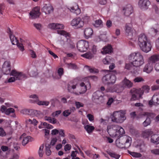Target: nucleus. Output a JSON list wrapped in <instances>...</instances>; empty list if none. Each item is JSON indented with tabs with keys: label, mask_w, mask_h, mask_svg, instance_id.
<instances>
[{
	"label": "nucleus",
	"mask_w": 159,
	"mask_h": 159,
	"mask_svg": "<svg viewBox=\"0 0 159 159\" xmlns=\"http://www.w3.org/2000/svg\"><path fill=\"white\" fill-rule=\"evenodd\" d=\"M138 43L141 49L144 52L147 53L151 49L150 41L144 34H141L139 36Z\"/></svg>",
	"instance_id": "nucleus-1"
},
{
	"label": "nucleus",
	"mask_w": 159,
	"mask_h": 159,
	"mask_svg": "<svg viewBox=\"0 0 159 159\" xmlns=\"http://www.w3.org/2000/svg\"><path fill=\"white\" fill-rule=\"evenodd\" d=\"M129 59L132 61L131 64L134 66L139 67L144 63V59L142 54L139 52L131 54L129 56Z\"/></svg>",
	"instance_id": "nucleus-2"
},
{
	"label": "nucleus",
	"mask_w": 159,
	"mask_h": 159,
	"mask_svg": "<svg viewBox=\"0 0 159 159\" xmlns=\"http://www.w3.org/2000/svg\"><path fill=\"white\" fill-rule=\"evenodd\" d=\"M107 130L109 134L114 137H119L125 133L124 129L117 125H108Z\"/></svg>",
	"instance_id": "nucleus-3"
},
{
	"label": "nucleus",
	"mask_w": 159,
	"mask_h": 159,
	"mask_svg": "<svg viewBox=\"0 0 159 159\" xmlns=\"http://www.w3.org/2000/svg\"><path fill=\"white\" fill-rule=\"evenodd\" d=\"M149 89V86L147 85L143 86L141 89L133 88L130 91V92L132 94V97L131 98V100L134 101L141 98L143 93H148Z\"/></svg>",
	"instance_id": "nucleus-4"
},
{
	"label": "nucleus",
	"mask_w": 159,
	"mask_h": 159,
	"mask_svg": "<svg viewBox=\"0 0 159 159\" xmlns=\"http://www.w3.org/2000/svg\"><path fill=\"white\" fill-rule=\"evenodd\" d=\"M131 138L127 136L120 137L116 141V144L117 147L120 148H127L131 145Z\"/></svg>",
	"instance_id": "nucleus-5"
},
{
	"label": "nucleus",
	"mask_w": 159,
	"mask_h": 159,
	"mask_svg": "<svg viewBox=\"0 0 159 159\" xmlns=\"http://www.w3.org/2000/svg\"><path fill=\"white\" fill-rule=\"evenodd\" d=\"M126 111L121 110L114 112L111 116V120L116 123H122L126 119Z\"/></svg>",
	"instance_id": "nucleus-6"
},
{
	"label": "nucleus",
	"mask_w": 159,
	"mask_h": 159,
	"mask_svg": "<svg viewBox=\"0 0 159 159\" xmlns=\"http://www.w3.org/2000/svg\"><path fill=\"white\" fill-rule=\"evenodd\" d=\"M9 74L14 77H10L8 80V83L13 82L16 80H24L27 78L25 74L22 72H18L15 70H12Z\"/></svg>",
	"instance_id": "nucleus-7"
},
{
	"label": "nucleus",
	"mask_w": 159,
	"mask_h": 159,
	"mask_svg": "<svg viewBox=\"0 0 159 159\" xmlns=\"http://www.w3.org/2000/svg\"><path fill=\"white\" fill-rule=\"evenodd\" d=\"M7 32L9 34L10 38L12 44L16 45L20 50L21 51H23L24 50V46L22 44L19 43L17 38L12 34V33L10 28H9L8 29Z\"/></svg>",
	"instance_id": "nucleus-8"
},
{
	"label": "nucleus",
	"mask_w": 159,
	"mask_h": 159,
	"mask_svg": "<svg viewBox=\"0 0 159 159\" xmlns=\"http://www.w3.org/2000/svg\"><path fill=\"white\" fill-rule=\"evenodd\" d=\"M89 47V42L85 40H82L79 41L77 43V48L80 52L86 51Z\"/></svg>",
	"instance_id": "nucleus-9"
},
{
	"label": "nucleus",
	"mask_w": 159,
	"mask_h": 159,
	"mask_svg": "<svg viewBox=\"0 0 159 159\" xmlns=\"http://www.w3.org/2000/svg\"><path fill=\"white\" fill-rule=\"evenodd\" d=\"M116 80V77L115 75L108 74L105 75L102 77V80L105 84H114Z\"/></svg>",
	"instance_id": "nucleus-10"
},
{
	"label": "nucleus",
	"mask_w": 159,
	"mask_h": 159,
	"mask_svg": "<svg viewBox=\"0 0 159 159\" xmlns=\"http://www.w3.org/2000/svg\"><path fill=\"white\" fill-rule=\"evenodd\" d=\"M70 25L76 29L82 27L84 25V21L80 17L75 18L70 22Z\"/></svg>",
	"instance_id": "nucleus-11"
},
{
	"label": "nucleus",
	"mask_w": 159,
	"mask_h": 159,
	"mask_svg": "<svg viewBox=\"0 0 159 159\" xmlns=\"http://www.w3.org/2000/svg\"><path fill=\"white\" fill-rule=\"evenodd\" d=\"M123 89V87L121 84H119L115 85L112 87L108 88L106 89V91L107 92H116L119 93L121 92Z\"/></svg>",
	"instance_id": "nucleus-12"
},
{
	"label": "nucleus",
	"mask_w": 159,
	"mask_h": 159,
	"mask_svg": "<svg viewBox=\"0 0 159 159\" xmlns=\"http://www.w3.org/2000/svg\"><path fill=\"white\" fill-rule=\"evenodd\" d=\"M2 71L5 74L8 75L11 72L10 62L7 61H5L2 68Z\"/></svg>",
	"instance_id": "nucleus-13"
},
{
	"label": "nucleus",
	"mask_w": 159,
	"mask_h": 159,
	"mask_svg": "<svg viewBox=\"0 0 159 159\" xmlns=\"http://www.w3.org/2000/svg\"><path fill=\"white\" fill-rule=\"evenodd\" d=\"M21 112L23 114H28V113H31V114L37 117H39L42 115V113L40 111L33 109L29 110L24 109L22 110Z\"/></svg>",
	"instance_id": "nucleus-14"
},
{
	"label": "nucleus",
	"mask_w": 159,
	"mask_h": 159,
	"mask_svg": "<svg viewBox=\"0 0 159 159\" xmlns=\"http://www.w3.org/2000/svg\"><path fill=\"white\" fill-rule=\"evenodd\" d=\"M32 19H34L39 17L40 15V8L39 7H34L29 13Z\"/></svg>",
	"instance_id": "nucleus-15"
},
{
	"label": "nucleus",
	"mask_w": 159,
	"mask_h": 159,
	"mask_svg": "<svg viewBox=\"0 0 159 159\" xmlns=\"http://www.w3.org/2000/svg\"><path fill=\"white\" fill-rule=\"evenodd\" d=\"M150 2L148 0H139V6L141 9H147Z\"/></svg>",
	"instance_id": "nucleus-16"
},
{
	"label": "nucleus",
	"mask_w": 159,
	"mask_h": 159,
	"mask_svg": "<svg viewBox=\"0 0 159 159\" xmlns=\"http://www.w3.org/2000/svg\"><path fill=\"white\" fill-rule=\"evenodd\" d=\"M103 93L100 91H98L93 93V95L92 100H100L101 102H103L104 100Z\"/></svg>",
	"instance_id": "nucleus-17"
},
{
	"label": "nucleus",
	"mask_w": 159,
	"mask_h": 159,
	"mask_svg": "<svg viewBox=\"0 0 159 159\" xmlns=\"http://www.w3.org/2000/svg\"><path fill=\"white\" fill-rule=\"evenodd\" d=\"M30 98L35 99L34 101V102H37V104L39 105H45L48 106L49 104V102L48 101H39V98L37 95L35 94H33L31 95L30 96Z\"/></svg>",
	"instance_id": "nucleus-18"
},
{
	"label": "nucleus",
	"mask_w": 159,
	"mask_h": 159,
	"mask_svg": "<svg viewBox=\"0 0 159 159\" xmlns=\"http://www.w3.org/2000/svg\"><path fill=\"white\" fill-rule=\"evenodd\" d=\"M124 15L127 16H129L133 12V9L132 6L128 4L125 6L123 9Z\"/></svg>",
	"instance_id": "nucleus-19"
},
{
	"label": "nucleus",
	"mask_w": 159,
	"mask_h": 159,
	"mask_svg": "<svg viewBox=\"0 0 159 159\" xmlns=\"http://www.w3.org/2000/svg\"><path fill=\"white\" fill-rule=\"evenodd\" d=\"M151 114L150 113L146 112H144L142 113L141 115L142 116H147L146 120L143 123V125L144 126H147L150 124L151 120L150 117L151 116Z\"/></svg>",
	"instance_id": "nucleus-20"
},
{
	"label": "nucleus",
	"mask_w": 159,
	"mask_h": 159,
	"mask_svg": "<svg viewBox=\"0 0 159 159\" xmlns=\"http://www.w3.org/2000/svg\"><path fill=\"white\" fill-rule=\"evenodd\" d=\"M132 25L130 23H128L125 25V34L128 36H132L133 33V29Z\"/></svg>",
	"instance_id": "nucleus-21"
},
{
	"label": "nucleus",
	"mask_w": 159,
	"mask_h": 159,
	"mask_svg": "<svg viewBox=\"0 0 159 159\" xmlns=\"http://www.w3.org/2000/svg\"><path fill=\"white\" fill-rule=\"evenodd\" d=\"M25 133H23L20 137V140H22V143L23 145H26L30 141L31 137L30 136H26Z\"/></svg>",
	"instance_id": "nucleus-22"
},
{
	"label": "nucleus",
	"mask_w": 159,
	"mask_h": 159,
	"mask_svg": "<svg viewBox=\"0 0 159 159\" xmlns=\"http://www.w3.org/2000/svg\"><path fill=\"white\" fill-rule=\"evenodd\" d=\"M53 8L52 5L49 4H46L43 8V10L46 14H50L53 11Z\"/></svg>",
	"instance_id": "nucleus-23"
},
{
	"label": "nucleus",
	"mask_w": 159,
	"mask_h": 159,
	"mask_svg": "<svg viewBox=\"0 0 159 159\" xmlns=\"http://www.w3.org/2000/svg\"><path fill=\"white\" fill-rule=\"evenodd\" d=\"M48 27L52 29H63L64 28V25L61 24L52 23L49 24Z\"/></svg>",
	"instance_id": "nucleus-24"
},
{
	"label": "nucleus",
	"mask_w": 159,
	"mask_h": 159,
	"mask_svg": "<svg viewBox=\"0 0 159 159\" xmlns=\"http://www.w3.org/2000/svg\"><path fill=\"white\" fill-rule=\"evenodd\" d=\"M93 34V30L90 28H87L85 29L84 31V36L86 39H88L91 37Z\"/></svg>",
	"instance_id": "nucleus-25"
},
{
	"label": "nucleus",
	"mask_w": 159,
	"mask_h": 159,
	"mask_svg": "<svg viewBox=\"0 0 159 159\" xmlns=\"http://www.w3.org/2000/svg\"><path fill=\"white\" fill-rule=\"evenodd\" d=\"M69 9L72 12L75 14L76 15L80 14L81 12L80 9L79 8L78 5L76 3H75L74 6L70 7Z\"/></svg>",
	"instance_id": "nucleus-26"
},
{
	"label": "nucleus",
	"mask_w": 159,
	"mask_h": 159,
	"mask_svg": "<svg viewBox=\"0 0 159 159\" xmlns=\"http://www.w3.org/2000/svg\"><path fill=\"white\" fill-rule=\"evenodd\" d=\"M153 65L152 64L148 62V63L146 64L143 68V71L147 73H150L152 70Z\"/></svg>",
	"instance_id": "nucleus-27"
},
{
	"label": "nucleus",
	"mask_w": 159,
	"mask_h": 159,
	"mask_svg": "<svg viewBox=\"0 0 159 159\" xmlns=\"http://www.w3.org/2000/svg\"><path fill=\"white\" fill-rule=\"evenodd\" d=\"M112 51V48L111 45H108L104 47L101 51V52L103 54L111 53Z\"/></svg>",
	"instance_id": "nucleus-28"
},
{
	"label": "nucleus",
	"mask_w": 159,
	"mask_h": 159,
	"mask_svg": "<svg viewBox=\"0 0 159 159\" xmlns=\"http://www.w3.org/2000/svg\"><path fill=\"white\" fill-rule=\"evenodd\" d=\"M122 86L123 87V89L124 88H130L132 86L133 84L129 80L125 78L122 82Z\"/></svg>",
	"instance_id": "nucleus-29"
},
{
	"label": "nucleus",
	"mask_w": 159,
	"mask_h": 159,
	"mask_svg": "<svg viewBox=\"0 0 159 159\" xmlns=\"http://www.w3.org/2000/svg\"><path fill=\"white\" fill-rule=\"evenodd\" d=\"M159 60V55H153L151 56L149 58V62L155 63Z\"/></svg>",
	"instance_id": "nucleus-30"
},
{
	"label": "nucleus",
	"mask_w": 159,
	"mask_h": 159,
	"mask_svg": "<svg viewBox=\"0 0 159 159\" xmlns=\"http://www.w3.org/2000/svg\"><path fill=\"white\" fill-rule=\"evenodd\" d=\"M151 141L152 143L158 144L159 143V135L157 134L152 135L151 137Z\"/></svg>",
	"instance_id": "nucleus-31"
},
{
	"label": "nucleus",
	"mask_w": 159,
	"mask_h": 159,
	"mask_svg": "<svg viewBox=\"0 0 159 159\" xmlns=\"http://www.w3.org/2000/svg\"><path fill=\"white\" fill-rule=\"evenodd\" d=\"M153 133V132L151 129H147L142 132L143 136L145 138H147Z\"/></svg>",
	"instance_id": "nucleus-32"
},
{
	"label": "nucleus",
	"mask_w": 159,
	"mask_h": 159,
	"mask_svg": "<svg viewBox=\"0 0 159 159\" xmlns=\"http://www.w3.org/2000/svg\"><path fill=\"white\" fill-rule=\"evenodd\" d=\"M44 120L48 121L49 122L55 124L57 123V119L55 118H52L51 117L45 116L44 117Z\"/></svg>",
	"instance_id": "nucleus-33"
},
{
	"label": "nucleus",
	"mask_w": 159,
	"mask_h": 159,
	"mask_svg": "<svg viewBox=\"0 0 159 159\" xmlns=\"http://www.w3.org/2000/svg\"><path fill=\"white\" fill-rule=\"evenodd\" d=\"M157 29H155L153 28H151L149 30V33L152 35H156L158 30H159V25H157Z\"/></svg>",
	"instance_id": "nucleus-34"
},
{
	"label": "nucleus",
	"mask_w": 159,
	"mask_h": 159,
	"mask_svg": "<svg viewBox=\"0 0 159 159\" xmlns=\"http://www.w3.org/2000/svg\"><path fill=\"white\" fill-rule=\"evenodd\" d=\"M84 129L86 130L88 133H90L92 132L94 130L95 128L93 126L87 125L84 126Z\"/></svg>",
	"instance_id": "nucleus-35"
},
{
	"label": "nucleus",
	"mask_w": 159,
	"mask_h": 159,
	"mask_svg": "<svg viewBox=\"0 0 159 159\" xmlns=\"http://www.w3.org/2000/svg\"><path fill=\"white\" fill-rule=\"evenodd\" d=\"M85 67L89 70L90 73H98V70L94 68H91L90 67L86 66Z\"/></svg>",
	"instance_id": "nucleus-36"
},
{
	"label": "nucleus",
	"mask_w": 159,
	"mask_h": 159,
	"mask_svg": "<svg viewBox=\"0 0 159 159\" xmlns=\"http://www.w3.org/2000/svg\"><path fill=\"white\" fill-rule=\"evenodd\" d=\"M85 67L89 70L90 73H98V70L94 68H91L90 67L86 66Z\"/></svg>",
	"instance_id": "nucleus-37"
},
{
	"label": "nucleus",
	"mask_w": 159,
	"mask_h": 159,
	"mask_svg": "<svg viewBox=\"0 0 159 159\" xmlns=\"http://www.w3.org/2000/svg\"><path fill=\"white\" fill-rule=\"evenodd\" d=\"M128 153L134 157L139 158L142 157V155L139 153L132 152L128 151Z\"/></svg>",
	"instance_id": "nucleus-38"
},
{
	"label": "nucleus",
	"mask_w": 159,
	"mask_h": 159,
	"mask_svg": "<svg viewBox=\"0 0 159 159\" xmlns=\"http://www.w3.org/2000/svg\"><path fill=\"white\" fill-rule=\"evenodd\" d=\"M102 22L100 19L96 20L95 23L93 24L94 26L96 27H100L102 25Z\"/></svg>",
	"instance_id": "nucleus-39"
},
{
	"label": "nucleus",
	"mask_w": 159,
	"mask_h": 159,
	"mask_svg": "<svg viewBox=\"0 0 159 159\" xmlns=\"http://www.w3.org/2000/svg\"><path fill=\"white\" fill-rule=\"evenodd\" d=\"M108 154L111 157L115 158L116 159H118L120 157V156L115 153H113L111 152H108Z\"/></svg>",
	"instance_id": "nucleus-40"
},
{
	"label": "nucleus",
	"mask_w": 159,
	"mask_h": 159,
	"mask_svg": "<svg viewBox=\"0 0 159 159\" xmlns=\"http://www.w3.org/2000/svg\"><path fill=\"white\" fill-rule=\"evenodd\" d=\"M147 147L143 143L139 145V149L141 152H144L146 151Z\"/></svg>",
	"instance_id": "nucleus-41"
},
{
	"label": "nucleus",
	"mask_w": 159,
	"mask_h": 159,
	"mask_svg": "<svg viewBox=\"0 0 159 159\" xmlns=\"http://www.w3.org/2000/svg\"><path fill=\"white\" fill-rule=\"evenodd\" d=\"M41 125H43V126H44V127H45L48 129H52L53 128L52 125H51L50 124H48L46 122H41Z\"/></svg>",
	"instance_id": "nucleus-42"
},
{
	"label": "nucleus",
	"mask_w": 159,
	"mask_h": 159,
	"mask_svg": "<svg viewBox=\"0 0 159 159\" xmlns=\"http://www.w3.org/2000/svg\"><path fill=\"white\" fill-rule=\"evenodd\" d=\"M82 56L89 59H91L93 57V55L90 52H87L85 54H83Z\"/></svg>",
	"instance_id": "nucleus-43"
},
{
	"label": "nucleus",
	"mask_w": 159,
	"mask_h": 159,
	"mask_svg": "<svg viewBox=\"0 0 159 159\" xmlns=\"http://www.w3.org/2000/svg\"><path fill=\"white\" fill-rule=\"evenodd\" d=\"M57 33L61 35L65 36L66 37L68 36L69 34L63 30H57Z\"/></svg>",
	"instance_id": "nucleus-44"
},
{
	"label": "nucleus",
	"mask_w": 159,
	"mask_h": 159,
	"mask_svg": "<svg viewBox=\"0 0 159 159\" xmlns=\"http://www.w3.org/2000/svg\"><path fill=\"white\" fill-rule=\"evenodd\" d=\"M76 88V85H70V84H68L67 86L68 91L70 93L73 92L74 89H75Z\"/></svg>",
	"instance_id": "nucleus-45"
},
{
	"label": "nucleus",
	"mask_w": 159,
	"mask_h": 159,
	"mask_svg": "<svg viewBox=\"0 0 159 159\" xmlns=\"http://www.w3.org/2000/svg\"><path fill=\"white\" fill-rule=\"evenodd\" d=\"M110 60V57L109 56H107L103 59L102 61L104 64H109L111 62Z\"/></svg>",
	"instance_id": "nucleus-46"
},
{
	"label": "nucleus",
	"mask_w": 159,
	"mask_h": 159,
	"mask_svg": "<svg viewBox=\"0 0 159 159\" xmlns=\"http://www.w3.org/2000/svg\"><path fill=\"white\" fill-rule=\"evenodd\" d=\"M14 109L12 108H9L7 109L5 111V114L7 115H9L11 113H14Z\"/></svg>",
	"instance_id": "nucleus-47"
},
{
	"label": "nucleus",
	"mask_w": 159,
	"mask_h": 159,
	"mask_svg": "<svg viewBox=\"0 0 159 159\" xmlns=\"http://www.w3.org/2000/svg\"><path fill=\"white\" fill-rule=\"evenodd\" d=\"M143 79L141 77H138L135 78L134 80V82H140L141 81H144Z\"/></svg>",
	"instance_id": "nucleus-48"
},
{
	"label": "nucleus",
	"mask_w": 159,
	"mask_h": 159,
	"mask_svg": "<svg viewBox=\"0 0 159 159\" xmlns=\"http://www.w3.org/2000/svg\"><path fill=\"white\" fill-rule=\"evenodd\" d=\"M70 114L71 111L69 110H66L63 112V115L65 117L68 116Z\"/></svg>",
	"instance_id": "nucleus-49"
},
{
	"label": "nucleus",
	"mask_w": 159,
	"mask_h": 159,
	"mask_svg": "<svg viewBox=\"0 0 159 159\" xmlns=\"http://www.w3.org/2000/svg\"><path fill=\"white\" fill-rule=\"evenodd\" d=\"M33 25L39 30H40L42 28V25L41 24L39 23H34Z\"/></svg>",
	"instance_id": "nucleus-50"
},
{
	"label": "nucleus",
	"mask_w": 159,
	"mask_h": 159,
	"mask_svg": "<svg viewBox=\"0 0 159 159\" xmlns=\"http://www.w3.org/2000/svg\"><path fill=\"white\" fill-rule=\"evenodd\" d=\"M151 152L154 155H159V149H154L151 150Z\"/></svg>",
	"instance_id": "nucleus-51"
},
{
	"label": "nucleus",
	"mask_w": 159,
	"mask_h": 159,
	"mask_svg": "<svg viewBox=\"0 0 159 159\" xmlns=\"http://www.w3.org/2000/svg\"><path fill=\"white\" fill-rule=\"evenodd\" d=\"M57 73L61 77L64 73L63 69L62 68H59L57 70Z\"/></svg>",
	"instance_id": "nucleus-52"
},
{
	"label": "nucleus",
	"mask_w": 159,
	"mask_h": 159,
	"mask_svg": "<svg viewBox=\"0 0 159 159\" xmlns=\"http://www.w3.org/2000/svg\"><path fill=\"white\" fill-rule=\"evenodd\" d=\"M75 106L77 109H79L81 107H83L84 104L79 102H75Z\"/></svg>",
	"instance_id": "nucleus-53"
},
{
	"label": "nucleus",
	"mask_w": 159,
	"mask_h": 159,
	"mask_svg": "<svg viewBox=\"0 0 159 159\" xmlns=\"http://www.w3.org/2000/svg\"><path fill=\"white\" fill-rule=\"evenodd\" d=\"M51 153V151L50 148L48 147H46V154L48 156H50Z\"/></svg>",
	"instance_id": "nucleus-54"
},
{
	"label": "nucleus",
	"mask_w": 159,
	"mask_h": 159,
	"mask_svg": "<svg viewBox=\"0 0 159 159\" xmlns=\"http://www.w3.org/2000/svg\"><path fill=\"white\" fill-rule=\"evenodd\" d=\"M43 146L41 145L40 146L39 148V154L40 157H42L43 154L42 153L43 150Z\"/></svg>",
	"instance_id": "nucleus-55"
},
{
	"label": "nucleus",
	"mask_w": 159,
	"mask_h": 159,
	"mask_svg": "<svg viewBox=\"0 0 159 159\" xmlns=\"http://www.w3.org/2000/svg\"><path fill=\"white\" fill-rule=\"evenodd\" d=\"M87 117L88 118L89 120L90 121H93L94 120V117L91 114H89L87 115Z\"/></svg>",
	"instance_id": "nucleus-56"
},
{
	"label": "nucleus",
	"mask_w": 159,
	"mask_h": 159,
	"mask_svg": "<svg viewBox=\"0 0 159 159\" xmlns=\"http://www.w3.org/2000/svg\"><path fill=\"white\" fill-rule=\"evenodd\" d=\"M6 135V133L3 129L2 127H0V136L3 137Z\"/></svg>",
	"instance_id": "nucleus-57"
},
{
	"label": "nucleus",
	"mask_w": 159,
	"mask_h": 159,
	"mask_svg": "<svg viewBox=\"0 0 159 159\" xmlns=\"http://www.w3.org/2000/svg\"><path fill=\"white\" fill-rule=\"evenodd\" d=\"M29 52L32 58H36L37 57V55L34 51L32 50H30Z\"/></svg>",
	"instance_id": "nucleus-58"
},
{
	"label": "nucleus",
	"mask_w": 159,
	"mask_h": 159,
	"mask_svg": "<svg viewBox=\"0 0 159 159\" xmlns=\"http://www.w3.org/2000/svg\"><path fill=\"white\" fill-rule=\"evenodd\" d=\"M155 99L156 100V101L154 103H155L157 104H159V98L157 97V95H154L152 97V99H154V101H155L154 99Z\"/></svg>",
	"instance_id": "nucleus-59"
},
{
	"label": "nucleus",
	"mask_w": 159,
	"mask_h": 159,
	"mask_svg": "<svg viewBox=\"0 0 159 159\" xmlns=\"http://www.w3.org/2000/svg\"><path fill=\"white\" fill-rule=\"evenodd\" d=\"M61 113V110H58L53 112L52 114V116H58Z\"/></svg>",
	"instance_id": "nucleus-60"
},
{
	"label": "nucleus",
	"mask_w": 159,
	"mask_h": 159,
	"mask_svg": "<svg viewBox=\"0 0 159 159\" xmlns=\"http://www.w3.org/2000/svg\"><path fill=\"white\" fill-rule=\"evenodd\" d=\"M133 65L131 64V62L129 63L126 64L125 66V68L128 70H131L132 69Z\"/></svg>",
	"instance_id": "nucleus-61"
},
{
	"label": "nucleus",
	"mask_w": 159,
	"mask_h": 159,
	"mask_svg": "<svg viewBox=\"0 0 159 159\" xmlns=\"http://www.w3.org/2000/svg\"><path fill=\"white\" fill-rule=\"evenodd\" d=\"M69 67L70 68L73 69H76L77 68L76 66L73 63H70L68 64Z\"/></svg>",
	"instance_id": "nucleus-62"
},
{
	"label": "nucleus",
	"mask_w": 159,
	"mask_h": 159,
	"mask_svg": "<svg viewBox=\"0 0 159 159\" xmlns=\"http://www.w3.org/2000/svg\"><path fill=\"white\" fill-rule=\"evenodd\" d=\"M71 146L70 144H67L65 146L64 149L66 151L69 150L71 148Z\"/></svg>",
	"instance_id": "nucleus-63"
},
{
	"label": "nucleus",
	"mask_w": 159,
	"mask_h": 159,
	"mask_svg": "<svg viewBox=\"0 0 159 159\" xmlns=\"http://www.w3.org/2000/svg\"><path fill=\"white\" fill-rule=\"evenodd\" d=\"M113 101L114 100L112 98H109L108 99L107 102V105L109 106L113 102Z\"/></svg>",
	"instance_id": "nucleus-64"
}]
</instances>
